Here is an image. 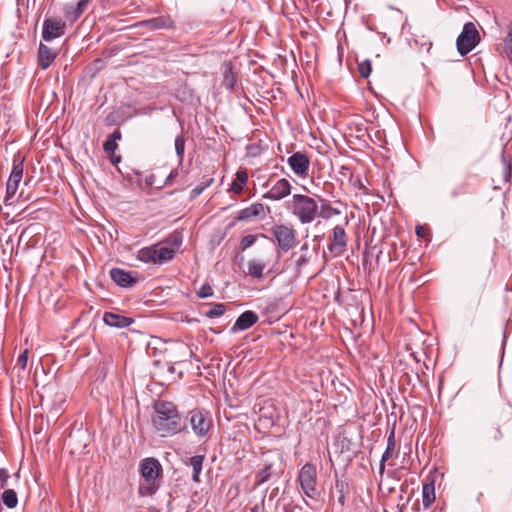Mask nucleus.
<instances>
[{"instance_id":"obj_1","label":"nucleus","mask_w":512,"mask_h":512,"mask_svg":"<svg viewBox=\"0 0 512 512\" xmlns=\"http://www.w3.org/2000/svg\"><path fill=\"white\" fill-rule=\"evenodd\" d=\"M153 408L152 425L161 437H171L187 429L188 416L181 413L173 402L157 400Z\"/></svg>"},{"instance_id":"obj_2","label":"nucleus","mask_w":512,"mask_h":512,"mask_svg":"<svg viewBox=\"0 0 512 512\" xmlns=\"http://www.w3.org/2000/svg\"><path fill=\"white\" fill-rule=\"evenodd\" d=\"M286 205L301 224H310L318 217V203L308 195L294 194Z\"/></svg>"},{"instance_id":"obj_3","label":"nucleus","mask_w":512,"mask_h":512,"mask_svg":"<svg viewBox=\"0 0 512 512\" xmlns=\"http://www.w3.org/2000/svg\"><path fill=\"white\" fill-rule=\"evenodd\" d=\"M480 42V34L472 22L464 24L462 32L456 40L457 51L461 56L470 53Z\"/></svg>"},{"instance_id":"obj_4","label":"nucleus","mask_w":512,"mask_h":512,"mask_svg":"<svg viewBox=\"0 0 512 512\" xmlns=\"http://www.w3.org/2000/svg\"><path fill=\"white\" fill-rule=\"evenodd\" d=\"M298 481L304 494L309 498H316L317 471L314 464L308 462L302 466L298 474Z\"/></svg>"},{"instance_id":"obj_5","label":"nucleus","mask_w":512,"mask_h":512,"mask_svg":"<svg viewBox=\"0 0 512 512\" xmlns=\"http://www.w3.org/2000/svg\"><path fill=\"white\" fill-rule=\"evenodd\" d=\"M24 160V157H22L19 153L15 154L13 157L12 171L6 184V193L4 198L5 205L10 204L9 200L17 192L19 183L23 177Z\"/></svg>"},{"instance_id":"obj_6","label":"nucleus","mask_w":512,"mask_h":512,"mask_svg":"<svg viewBox=\"0 0 512 512\" xmlns=\"http://www.w3.org/2000/svg\"><path fill=\"white\" fill-rule=\"evenodd\" d=\"M283 469L277 460H264L261 469L255 474L254 488L271 480H278L283 474Z\"/></svg>"},{"instance_id":"obj_7","label":"nucleus","mask_w":512,"mask_h":512,"mask_svg":"<svg viewBox=\"0 0 512 512\" xmlns=\"http://www.w3.org/2000/svg\"><path fill=\"white\" fill-rule=\"evenodd\" d=\"M273 237L275 238L279 250L288 252L296 244V231L285 224L274 225L271 228Z\"/></svg>"},{"instance_id":"obj_8","label":"nucleus","mask_w":512,"mask_h":512,"mask_svg":"<svg viewBox=\"0 0 512 512\" xmlns=\"http://www.w3.org/2000/svg\"><path fill=\"white\" fill-rule=\"evenodd\" d=\"M188 420L196 436L199 438L208 436L210 429L212 428V419L208 412L200 409H194L190 411V418Z\"/></svg>"},{"instance_id":"obj_9","label":"nucleus","mask_w":512,"mask_h":512,"mask_svg":"<svg viewBox=\"0 0 512 512\" xmlns=\"http://www.w3.org/2000/svg\"><path fill=\"white\" fill-rule=\"evenodd\" d=\"M67 29L66 22L60 17H49L43 21L42 39L50 42L65 35Z\"/></svg>"},{"instance_id":"obj_10","label":"nucleus","mask_w":512,"mask_h":512,"mask_svg":"<svg viewBox=\"0 0 512 512\" xmlns=\"http://www.w3.org/2000/svg\"><path fill=\"white\" fill-rule=\"evenodd\" d=\"M347 243L348 239L344 227L336 225L332 230V235L329 237V252L334 256H340L346 251Z\"/></svg>"},{"instance_id":"obj_11","label":"nucleus","mask_w":512,"mask_h":512,"mask_svg":"<svg viewBox=\"0 0 512 512\" xmlns=\"http://www.w3.org/2000/svg\"><path fill=\"white\" fill-rule=\"evenodd\" d=\"M271 213L270 207L262 203H253L249 207L241 209L237 216L236 221L250 222L257 218L265 219Z\"/></svg>"},{"instance_id":"obj_12","label":"nucleus","mask_w":512,"mask_h":512,"mask_svg":"<svg viewBox=\"0 0 512 512\" xmlns=\"http://www.w3.org/2000/svg\"><path fill=\"white\" fill-rule=\"evenodd\" d=\"M140 473L146 483L156 482V480L162 475V467L159 460L153 457L142 460L140 464Z\"/></svg>"},{"instance_id":"obj_13","label":"nucleus","mask_w":512,"mask_h":512,"mask_svg":"<svg viewBox=\"0 0 512 512\" xmlns=\"http://www.w3.org/2000/svg\"><path fill=\"white\" fill-rule=\"evenodd\" d=\"M113 282L122 288L133 287L138 282V273L122 268H112L109 272Z\"/></svg>"},{"instance_id":"obj_14","label":"nucleus","mask_w":512,"mask_h":512,"mask_svg":"<svg viewBox=\"0 0 512 512\" xmlns=\"http://www.w3.org/2000/svg\"><path fill=\"white\" fill-rule=\"evenodd\" d=\"M291 170L299 177L308 176L310 160L305 153L295 152L287 160Z\"/></svg>"},{"instance_id":"obj_15","label":"nucleus","mask_w":512,"mask_h":512,"mask_svg":"<svg viewBox=\"0 0 512 512\" xmlns=\"http://www.w3.org/2000/svg\"><path fill=\"white\" fill-rule=\"evenodd\" d=\"M291 188L290 182L285 178H281L262 197L268 200L279 201L290 195Z\"/></svg>"},{"instance_id":"obj_16","label":"nucleus","mask_w":512,"mask_h":512,"mask_svg":"<svg viewBox=\"0 0 512 512\" xmlns=\"http://www.w3.org/2000/svg\"><path fill=\"white\" fill-rule=\"evenodd\" d=\"M137 26L149 30L174 29L175 22L169 15H161L150 19L140 21Z\"/></svg>"},{"instance_id":"obj_17","label":"nucleus","mask_w":512,"mask_h":512,"mask_svg":"<svg viewBox=\"0 0 512 512\" xmlns=\"http://www.w3.org/2000/svg\"><path fill=\"white\" fill-rule=\"evenodd\" d=\"M398 455H399V451L396 450L395 427L393 426L390 429L388 437H387L386 449L380 459V463H379L380 476H382L384 474L386 461H388L389 459H392V458H397Z\"/></svg>"},{"instance_id":"obj_18","label":"nucleus","mask_w":512,"mask_h":512,"mask_svg":"<svg viewBox=\"0 0 512 512\" xmlns=\"http://www.w3.org/2000/svg\"><path fill=\"white\" fill-rule=\"evenodd\" d=\"M258 319L259 317L254 311L247 310L236 319L234 325L231 327V332L235 333L247 330L256 324Z\"/></svg>"},{"instance_id":"obj_19","label":"nucleus","mask_w":512,"mask_h":512,"mask_svg":"<svg viewBox=\"0 0 512 512\" xmlns=\"http://www.w3.org/2000/svg\"><path fill=\"white\" fill-rule=\"evenodd\" d=\"M57 56V50L48 47L46 44L42 42L39 44L38 65L42 70L48 69Z\"/></svg>"},{"instance_id":"obj_20","label":"nucleus","mask_w":512,"mask_h":512,"mask_svg":"<svg viewBox=\"0 0 512 512\" xmlns=\"http://www.w3.org/2000/svg\"><path fill=\"white\" fill-rule=\"evenodd\" d=\"M103 321L106 325L114 328H126L134 323V319L131 317L108 311L104 313Z\"/></svg>"},{"instance_id":"obj_21","label":"nucleus","mask_w":512,"mask_h":512,"mask_svg":"<svg viewBox=\"0 0 512 512\" xmlns=\"http://www.w3.org/2000/svg\"><path fill=\"white\" fill-rule=\"evenodd\" d=\"M278 416L275 415V409L272 406L264 407L260 410L256 426L263 429H271L276 425Z\"/></svg>"},{"instance_id":"obj_22","label":"nucleus","mask_w":512,"mask_h":512,"mask_svg":"<svg viewBox=\"0 0 512 512\" xmlns=\"http://www.w3.org/2000/svg\"><path fill=\"white\" fill-rule=\"evenodd\" d=\"M351 488V483L347 478H336L331 494L334 492L337 494L338 503L341 507H344L346 503V495L350 494Z\"/></svg>"},{"instance_id":"obj_23","label":"nucleus","mask_w":512,"mask_h":512,"mask_svg":"<svg viewBox=\"0 0 512 512\" xmlns=\"http://www.w3.org/2000/svg\"><path fill=\"white\" fill-rule=\"evenodd\" d=\"M155 251H156V263L157 264H163L170 262L174 259L176 253L173 250V248H169L167 246H161L160 243L155 244Z\"/></svg>"},{"instance_id":"obj_24","label":"nucleus","mask_w":512,"mask_h":512,"mask_svg":"<svg viewBox=\"0 0 512 512\" xmlns=\"http://www.w3.org/2000/svg\"><path fill=\"white\" fill-rule=\"evenodd\" d=\"M205 459V455H194L188 459L187 465L193 468L192 480L195 483L200 482V474L203 467V462Z\"/></svg>"},{"instance_id":"obj_25","label":"nucleus","mask_w":512,"mask_h":512,"mask_svg":"<svg viewBox=\"0 0 512 512\" xmlns=\"http://www.w3.org/2000/svg\"><path fill=\"white\" fill-rule=\"evenodd\" d=\"M268 264V260H250L248 262V274L255 279H263L264 269Z\"/></svg>"},{"instance_id":"obj_26","label":"nucleus","mask_w":512,"mask_h":512,"mask_svg":"<svg viewBox=\"0 0 512 512\" xmlns=\"http://www.w3.org/2000/svg\"><path fill=\"white\" fill-rule=\"evenodd\" d=\"M84 9L77 3H69L64 5L63 7V13L65 18L70 21L71 23H74L77 21L80 16L83 14Z\"/></svg>"},{"instance_id":"obj_27","label":"nucleus","mask_w":512,"mask_h":512,"mask_svg":"<svg viewBox=\"0 0 512 512\" xmlns=\"http://www.w3.org/2000/svg\"><path fill=\"white\" fill-rule=\"evenodd\" d=\"M435 501L434 482L424 483L422 487V503L424 508H429Z\"/></svg>"},{"instance_id":"obj_28","label":"nucleus","mask_w":512,"mask_h":512,"mask_svg":"<svg viewBox=\"0 0 512 512\" xmlns=\"http://www.w3.org/2000/svg\"><path fill=\"white\" fill-rule=\"evenodd\" d=\"M321 202L320 209L318 208V217L323 219H330L335 215H339L341 211L331 206L330 202L326 199L319 197Z\"/></svg>"},{"instance_id":"obj_29","label":"nucleus","mask_w":512,"mask_h":512,"mask_svg":"<svg viewBox=\"0 0 512 512\" xmlns=\"http://www.w3.org/2000/svg\"><path fill=\"white\" fill-rule=\"evenodd\" d=\"M237 80L233 72V65L229 62L225 64L222 85L229 91L235 90Z\"/></svg>"},{"instance_id":"obj_30","label":"nucleus","mask_w":512,"mask_h":512,"mask_svg":"<svg viewBox=\"0 0 512 512\" xmlns=\"http://www.w3.org/2000/svg\"><path fill=\"white\" fill-rule=\"evenodd\" d=\"M156 245L141 248L137 253V259L144 263H156Z\"/></svg>"},{"instance_id":"obj_31","label":"nucleus","mask_w":512,"mask_h":512,"mask_svg":"<svg viewBox=\"0 0 512 512\" xmlns=\"http://www.w3.org/2000/svg\"><path fill=\"white\" fill-rule=\"evenodd\" d=\"M501 162L503 165V179L509 182L512 178V155L506 154L505 151L501 154Z\"/></svg>"},{"instance_id":"obj_32","label":"nucleus","mask_w":512,"mask_h":512,"mask_svg":"<svg viewBox=\"0 0 512 512\" xmlns=\"http://www.w3.org/2000/svg\"><path fill=\"white\" fill-rule=\"evenodd\" d=\"M182 242L183 235L179 231L172 232L163 240V243L167 244V247L173 248L175 252L181 246Z\"/></svg>"},{"instance_id":"obj_33","label":"nucleus","mask_w":512,"mask_h":512,"mask_svg":"<svg viewBox=\"0 0 512 512\" xmlns=\"http://www.w3.org/2000/svg\"><path fill=\"white\" fill-rule=\"evenodd\" d=\"M2 501L7 508H15L18 505V497L15 490L6 489L2 494Z\"/></svg>"},{"instance_id":"obj_34","label":"nucleus","mask_w":512,"mask_h":512,"mask_svg":"<svg viewBox=\"0 0 512 512\" xmlns=\"http://www.w3.org/2000/svg\"><path fill=\"white\" fill-rule=\"evenodd\" d=\"M259 237L268 238L264 234H255V235L250 234V235H246V236L242 237V239L240 240V244H239L241 251H245L246 249L251 247Z\"/></svg>"},{"instance_id":"obj_35","label":"nucleus","mask_w":512,"mask_h":512,"mask_svg":"<svg viewBox=\"0 0 512 512\" xmlns=\"http://www.w3.org/2000/svg\"><path fill=\"white\" fill-rule=\"evenodd\" d=\"M213 181H214L213 178H208L206 181L202 182L201 184H199L195 188H193L190 192V199L191 200L196 199L199 195L202 194V192L206 188H208L213 183Z\"/></svg>"},{"instance_id":"obj_36","label":"nucleus","mask_w":512,"mask_h":512,"mask_svg":"<svg viewBox=\"0 0 512 512\" xmlns=\"http://www.w3.org/2000/svg\"><path fill=\"white\" fill-rule=\"evenodd\" d=\"M175 152L177 157L179 158V161L182 162L185 152V138L183 134H179L175 138Z\"/></svg>"},{"instance_id":"obj_37","label":"nucleus","mask_w":512,"mask_h":512,"mask_svg":"<svg viewBox=\"0 0 512 512\" xmlns=\"http://www.w3.org/2000/svg\"><path fill=\"white\" fill-rule=\"evenodd\" d=\"M504 51L509 58L510 61H512V21L509 23V31L504 38Z\"/></svg>"},{"instance_id":"obj_38","label":"nucleus","mask_w":512,"mask_h":512,"mask_svg":"<svg viewBox=\"0 0 512 512\" xmlns=\"http://www.w3.org/2000/svg\"><path fill=\"white\" fill-rule=\"evenodd\" d=\"M372 71V64L369 59H365L358 63V72L362 78H368Z\"/></svg>"},{"instance_id":"obj_39","label":"nucleus","mask_w":512,"mask_h":512,"mask_svg":"<svg viewBox=\"0 0 512 512\" xmlns=\"http://www.w3.org/2000/svg\"><path fill=\"white\" fill-rule=\"evenodd\" d=\"M226 311V306L223 303H216L213 307L206 313L208 318H215L222 316Z\"/></svg>"},{"instance_id":"obj_40","label":"nucleus","mask_w":512,"mask_h":512,"mask_svg":"<svg viewBox=\"0 0 512 512\" xmlns=\"http://www.w3.org/2000/svg\"><path fill=\"white\" fill-rule=\"evenodd\" d=\"M407 489H408V484L407 482H403L401 485H400V495L398 497V508H399V511L402 512L403 508L405 507V505L410 501V497H408L406 499V502H402L403 501V496L405 493H407Z\"/></svg>"},{"instance_id":"obj_41","label":"nucleus","mask_w":512,"mask_h":512,"mask_svg":"<svg viewBox=\"0 0 512 512\" xmlns=\"http://www.w3.org/2000/svg\"><path fill=\"white\" fill-rule=\"evenodd\" d=\"M121 120V114L118 111H112L105 117V124L107 126H114L119 124Z\"/></svg>"},{"instance_id":"obj_42","label":"nucleus","mask_w":512,"mask_h":512,"mask_svg":"<svg viewBox=\"0 0 512 512\" xmlns=\"http://www.w3.org/2000/svg\"><path fill=\"white\" fill-rule=\"evenodd\" d=\"M27 361H28V350L25 349L18 357H17V360H16V364H15V367L14 368H18L19 371H23L25 370L26 366H27Z\"/></svg>"},{"instance_id":"obj_43","label":"nucleus","mask_w":512,"mask_h":512,"mask_svg":"<svg viewBox=\"0 0 512 512\" xmlns=\"http://www.w3.org/2000/svg\"><path fill=\"white\" fill-rule=\"evenodd\" d=\"M213 295V289L208 283H204L200 289L197 291V296L199 298H208Z\"/></svg>"},{"instance_id":"obj_44","label":"nucleus","mask_w":512,"mask_h":512,"mask_svg":"<svg viewBox=\"0 0 512 512\" xmlns=\"http://www.w3.org/2000/svg\"><path fill=\"white\" fill-rule=\"evenodd\" d=\"M157 488L158 487L155 485V482H152L146 483L145 486H140L139 491L141 495H153Z\"/></svg>"},{"instance_id":"obj_45","label":"nucleus","mask_w":512,"mask_h":512,"mask_svg":"<svg viewBox=\"0 0 512 512\" xmlns=\"http://www.w3.org/2000/svg\"><path fill=\"white\" fill-rule=\"evenodd\" d=\"M308 262H309V257L306 254L301 255L297 260H295L294 270L296 271V273H300L302 267L305 266L306 264H308Z\"/></svg>"},{"instance_id":"obj_46","label":"nucleus","mask_w":512,"mask_h":512,"mask_svg":"<svg viewBox=\"0 0 512 512\" xmlns=\"http://www.w3.org/2000/svg\"><path fill=\"white\" fill-rule=\"evenodd\" d=\"M415 43L420 46V51L429 52L432 48V42L429 39H425V37L415 39Z\"/></svg>"},{"instance_id":"obj_47","label":"nucleus","mask_w":512,"mask_h":512,"mask_svg":"<svg viewBox=\"0 0 512 512\" xmlns=\"http://www.w3.org/2000/svg\"><path fill=\"white\" fill-rule=\"evenodd\" d=\"M117 148L118 144L110 138H108L103 144V149L107 153H114Z\"/></svg>"},{"instance_id":"obj_48","label":"nucleus","mask_w":512,"mask_h":512,"mask_svg":"<svg viewBox=\"0 0 512 512\" xmlns=\"http://www.w3.org/2000/svg\"><path fill=\"white\" fill-rule=\"evenodd\" d=\"M241 185H245L248 182V174L246 170H238L236 172V179Z\"/></svg>"},{"instance_id":"obj_49","label":"nucleus","mask_w":512,"mask_h":512,"mask_svg":"<svg viewBox=\"0 0 512 512\" xmlns=\"http://www.w3.org/2000/svg\"><path fill=\"white\" fill-rule=\"evenodd\" d=\"M9 477L8 471L5 468H0V484L2 488L7 486Z\"/></svg>"},{"instance_id":"obj_50","label":"nucleus","mask_w":512,"mask_h":512,"mask_svg":"<svg viewBox=\"0 0 512 512\" xmlns=\"http://www.w3.org/2000/svg\"><path fill=\"white\" fill-rule=\"evenodd\" d=\"M229 191L235 194H241L243 191V185H241L237 180H233L230 186Z\"/></svg>"},{"instance_id":"obj_51","label":"nucleus","mask_w":512,"mask_h":512,"mask_svg":"<svg viewBox=\"0 0 512 512\" xmlns=\"http://www.w3.org/2000/svg\"><path fill=\"white\" fill-rule=\"evenodd\" d=\"M121 137H122V134H121V131H120L119 129L114 130V131L110 134V136H109V138H110V139H113V141H115V142H116L117 140H120V139H121Z\"/></svg>"},{"instance_id":"obj_52","label":"nucleus","mask_w":512,"mask_h":512,"mask_svg":"<svg viewBox=\"0 0 512 512\" xmlns=\"http://www.w3.org/2000/svg\"><path fill=\"white\" fill-rule=\"evenodd\" d=\"M110 160H111L112 164L116 165L121 161V156L115 155L114 153H112L110 156Z\"/></svg>"},{"instance_id":"obj_53","label":"nucleus","mask_w":512,"mask_h":512,"mask_svg":"<svg viewBox=\"0 0 512 512\" xmlns=\"http://www.w3.org/2000/svg\"><path fill=\"white\" fill-rule=\"evenodd\" d=\"M177 176V171H171L170 174L167 176L165 184H169L173 178Z\"/></svg>"},{"instance_id":"obj_54","label":"nucleus","mask_w":512,"mask_h":512,"mask_svg":"<svg viewBox=\"0 0 512 512\" xmlns=\"http://www.w3.org/2000/svg\"><path fill=\"white\" fill-rule=\"evenodd\" d=\"M501 437H502L501 430H500L499 428H496V429L494 430V433H493V435H492V438H493L494 440H498V439H500Z\"/></svg>"},{"instance_id":"obj_55","label":"nucleus","mask_w":512,"mask_h":512,"mask_svg":"<svg viewBox=\"0 0 512 512\" xmlns=\"http://www.w3.org/2000/svg\"><path fill=\"white\" fill-rule=\"evenodd\" d=\"M416 235L418 237H423L424 236V228L420 225L416 226Z\"/></svg>"},{"instance_id":"obj_56","label":"nucleus","mask_w":512,"mask_h":512,"mask_svg":"<svg viewBox=\"0 0 512 512\" xmlns=\"http://www.w3.org/2000/svg\"><path fill=\"white\" fill-rule=\"evenodd\" d=\"M90 0H80L78 4L84 9Z\"/></svg>"},{"instance_id":"obj_57","label":"nucleus","mask_w":512,"mask_h":512,"mask_svg":"<svg viewBox=\"0 0 512 512\" xmlns=\"http://www.w3.org/2000/svg\"><path fill=\"white\" fill-rule=\"evenodd\" d=\"M264 251L267 252L268 254H272V251H273V248L271 245H267L265 248H264Z\"/></svg>"},{"instance_id":"obj_58","label":"nucleus","mask_w":512,"mask_h":512,"mask_svg":"<svg viewBox=\"0 0 512 512\" xmlns=\"http://www.w3.org/2000/svg\"><path fill=\"white\" fill-rule=\"evenodd\" d=\"M168 372L171 373V374L175 373V367L172 364L168 365Z\"/></svg>"},{"instance_id":"obj_59","label":"nucleus","mask_w":512,"mask_h":512,"mask_svg":"<svg viewBox=\"0 0 512 512\" xmlns=\"http://www.w3.org/2000/svg\"><path fill=\"white\" fill-rule=\"evenodd\" d=\"M94 63H95V65H96V67H97V68H100V67H101V65L103 64V61H102L101 59H97V60H95V62H94Z\"/></svg>"},{"instance_id":"obj_60","label":"nucleus","mask_w":512,"mask_h":512,"mask_svg":"<svg viewBox=\"0 0 512 512\" xmlns=\"http://www.w3.org/2000/svg\"><path fill=\"white\" fill-rule=\"evenodd\" d=\"M301 251H307L308 250V244L307 243H304L301 248H300Z\"/></svg>"},{"instance_id":"obj_61","label":"nucleus","mask_w":512,"mask_h":512,"mask_svg":"<svg viewBox=\"0 0 512 512\" xmlns=\"http://www.w3.org/2000/svg\"><path fill=\"white\" fill-rule=\"evenodd\" d=\"M237 222H238V221H236V220L234 219L232 222H230V223H229L228 228H230V229H231V228H233V227L236 225V223H237Z\"/></svg>"},{"instance_id":"obj_62","label":"nucleus","mask_w":512,"mask_h":512,"mask_svg":"<svg viewBox=\"0 0 512 512\" xmlns=\"http://www.w3.org/2000/svg\"><path fill=\"white\" fill-rule=\"evenodd\" d=\"M98 1H99V3H100L103 7H105V6H106V4H107L110 0H98Z\"/></svg>"},{"instance_id":"obj_63","label":"nucleus","mask_w":512,"mask_h":512,"mask_svg":"<svg viewBox=\"0 0 512 512\" xmlns=\"http://www.w3.org/2000/svg\"><path fill=\"white\" fill-rule=\"evenodd\" d=\"M258 510H259V506H258V505H255L254 507H252V508L250 509V512H258Z\"/></svg>"},{"instance_id":"obj_64","label":"nucleus","mask_w":512,"mask_h":512,"mask_svg":"<svg viewBox=\"0 0 512 512\" xmlns=\"http://www.w3.org/2000/svg\"><path fill=\"white\" fill-rule=\"evenodd\" d=\"M295 510H299V511H300V510H301V508L296 506V507H294V508H293V509H291V510H286V512H295Z\"/></svg>"}]
</instances>
